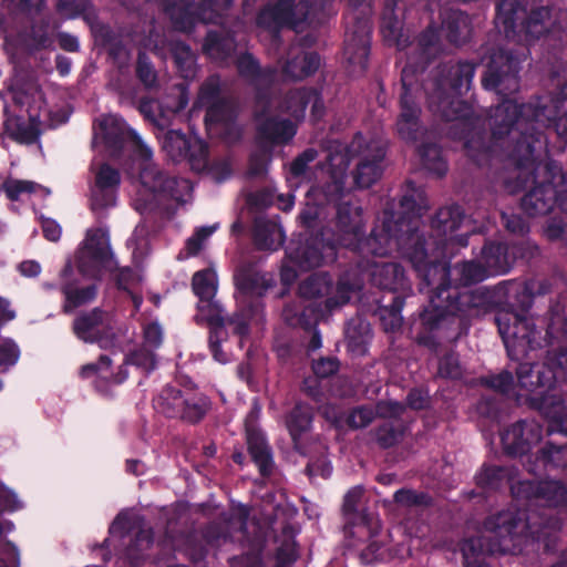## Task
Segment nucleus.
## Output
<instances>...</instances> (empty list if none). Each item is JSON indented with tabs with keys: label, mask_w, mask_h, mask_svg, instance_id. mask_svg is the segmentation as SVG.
Returning a JSON list of instances; mask_svg holds the SVG:
<instances>
[{
	"label": "nucleus",
	"mask_w": 567,
	"mask_h": 567,
	"mask_svg": "<svg viewBox=\"0 0 567 567\" xmlns=\"http://www.w3.org/2000/svg\"><path fill=\"white\" fill-rule=\"evenodd\" d=\"M308 2L295 3V0H280L274 7L264 10L259 16V23L268 28L289 24L295 25L307 17Z\"/></svg>",
	"instance_id": "obj_11"
},
{
	"label": "nucleus",
	"mask_w": 567,
	"mask_h": 567,
	"mask_svg": "<svg viewBox=\"0 0 567 567\" xmlns=\"http://www.w3.org/2000/svg\"><path fill=\"white\" fill-rule=\"evenodd\" d=\"M316 157V153L313 151L305 152L300 157H298L290 167V172L293 177L301 176L305 174L307 164L312 162Z\"/></svg>",
	"instance_id": "obj_40"
},
{
	"label": "nucleus",
	"mask_w": 567,
	"mask_h": 567,
	"mask_svg": "<svg viewBox=\"0 0 567 567\" xmlns=\"http://www.w3.org/2000/svg\"><path fill=\"white\" fill-rule=\"evenodd\" d=\"M215 231V227H204L196 231L187 241V250L189 255H195L202 248V244Z\"/></svg>",
	"instance_id": "obj_35"
},
{
	"label": "nucleus",
	"mask_w": 567,
	"mask_h": 567,
	"mask_svg": "<svg viewBox=\"0 0 567 567\" xmlns=\"http://www.w3.org/2000/svg\"><path fill=\"white\" fill-rule=\"evenodd\" d=\"M519 106L512 100H507L495 109L493 115L496 124H502L506 130L517 120Z\"/></svg>",
	"instance_id": "obj_30"
},
{
	"label": "nucleus",
	"mask_w": 567,
	"mask_h": 567,
	"mask_svg": "<svg viewBox=\"0 0 567 567\" xmlns=\"http://www.w3.org/2000/svg\"><path fill=\"white\" fill-rule=\"evenodd\" d=\"M43 234L51 241H56L61 236V227L52 219L42 221Z\"/></svg>",
	"instance_id": "obj_45"
},
{
	"label": "nucleus",
	"mask_w": 567,
	"mask_h": 567,
	"mask_svg": "<svg viewBox=\"0 0 567 567\" xmlns=\"http://www.w3.org/2000/svg\"><path fill=\"white\" fill-rule=\"evenodd\" d=\"M127 361L145 371L152 370L155 365V359L151 349H141L140 351L133 352Z\"/></svg>",
	"instance_id": "obj_34"
},
{
	"label": "nucleus",
	"mask_w": 567,
	"mask_h": 567,
	"mask_svg": "<svg viewBox=\"0 0 567 567\" xmlns=\"http://www.w3.org/2000/svg\"><path fill=\"white\" fill-rule=\"evenodd\" d=\"M550 420L551 430L567 435V411L565 406L555 400V396L547 402L546 409H540Z\"/></svg>",
	"instance_id": "obj_27"
},
{
	"label": "nucleus",
	"mask_w": 567,
	"mask_h": 567,
	"mask_svg": "<svg viewBox=\"0 0 567 567\" xmlns=\"http://www.w3.org/2000/svg\"><path fill=\"white\" fill-rule=\"evenodd\" d=\"M550 198L551 196L545 197L544 190L537 188L525 196L523 204L530 214H543L550 209Z\"/></svg>",
	"instance_id": "obj_29"
},
{
	"label": "nucleus",
	"mask_w": 567,
	"mask_h": 567,
	"mask_svg": "<svg viewBox=\"0 0 567 567\" xmlns=\"http://www.w3.org/2000/svg\"><path fill=\"white\" fill-rule=\"evenodd\" d=\"M113 329L112 317L99 310L82 316L74 322V332L81 340L97 342L104 349L115 347Z\"/></svg>",
	"instance_id": "obj_5"
},
{
	"label": "nucleus",
	"mask_w": 567,
	"mask_h": 567,
	"mask_svg": "<svg viewBox=\"0 0 567 567\" xmlns=\"http://www.w3.org/2000/svg\"><path fill=\"white\" fill-rule=\"evenodd\" d=\"M506 227L514 233H522L525 229L520 218L517 217L506 218Z\"/></svg>",
	"instance_id": "obj_54"
},
{
	"label": "nucleus",
	"mask_w": 567,
	"mask_h": 567,
	"mask_svg": "<svg viewBox=\"0 0 567 567\" xmlns=\"http://www.w3.org/2000/svg\"><path fill=\"white\" fill-rule=\"evenodd\" d=\"M134 138H135V142H136V152H137V155L141 157V159L147 162L148 159H151L152 157V151L151 148L144 144L141 138L138 136H136L134 134Z\"/></svg>",
	"instance_id": "obj_52"
},
{
	"label": "nucleus",
	"mask_w": 567,
	"mask_h": 567,
	"mask_svg": "<svg viewBox=\"0 0 567 567\" xmlns=\"http://www.w3.org/2000/svg\"><path fill=\"white\" fill-rule=\"evenodd\" d=\"M249 452L262 474H267L271 466V457L264 439L252 432H247Z\"/></svg>",
	"instance_id": "obj_21"
},
{
	"label": "nucleus",
	"mask_w": 567,
	"mask_h": 567,
	"mask_svg": "<svg viewBox=\"0 0 567 567\" xmlns=\"http://www.w3.org/2000/svg\"><path fill=\"white\" fill-rule=\"evenodd\" d=\"M295 127L289 122H281L275 125L274 138L277 142H286L295 135Z\"/></svg>",
	"instance_id": "obj_43"
},
{
	"label": "nucleus",
	"mask_w": 567,
	"mask_h": 567,
	"mask_svg": "<svg viewBox=\"0 0 567 567\" xmlns=\"http://www.w3.org/2000/svg\"><path fill=\"white\" fill-rule=\"evenodd\" d=\"M22 506L17 495L7 488L0 491V511H16Z\"/></svg>",
	"instance_id": "obj_37"
},
{
	"label": "nucleus",
	"mask_w": 567,
	"mask_h": 567,
	"mask_svg": "<svg viewBox=\"0 0 567 567\" xmlns=\"http://www.w3.org/2000/svg\"><path fill=\"white\" fill-rule=\"evenodd\" d=\"M544 462L551 465H567V447H551L544 454Z\"/></svg>",
	"instance_id": "obj_41"
},
{
	"label": "nucleus",
	"mask_w": 567,
	"mask_h": 567,
	"mask_svg": "<svg viewBox=\"0 0 567 567\" xmlns=\"http://www.w3.org/2000/svg\"><path fill=\"white\" fill-rule=\"evenodd\" d=\"M419 109L409 93H404L401 100V114L398 121V132L403 140L413 141L419 131Z\"/></svg>",
	"instance_id": "obj_15"
},
{
	"label": "nucleus",
	"mask_w": 567,
	"mask_h": 567,
	"mask_svg": "<svg viewBox=\"0 0 567 567\" xmlns=\"http://www.w3.org/2000/svg\"><path fill=\"white\" fill-rule=\"evenodd\" d=\"M125 125L116 115L110 114L101 117L94 127V144L102 145L111 151L121 144Z\"/></svg>",
	"instance_id": "obj_13"
},
{
	"label": "nucleus",
	"mask_w": 567,
	"mask_h": 567,
	"mask_svg": "<svg viewBox=\"0 0 567 567\" xmlns=\"http://www.w3.org/2000/svg\"><path fill=\"white\" fill-rule=\"evenodd\" d=\"M19 269L21 274L27 277L37 276L41 270L40 265L32 260L22 262Z\"/></svg>",
	"instance_id": "obj_50"
},
{
	"label": "nucleus",
	"mask_w": 567,
	"mask_h": 567,
	"mask_svg": "<svg viewBox=\"0 0 567 567\" xmlns=\"http://www.w3.org/2000/svg\"><path fill=\"white\" fill-rule=\"evenodd\" d=\"M362 496V488L361 487H353L350 489L346 497H344V509L347 512H352L355 509L358 501Z\"/></svg>",
	"instance_id": "obj_49"
},
{
	"label": "nucleus",
	"mask_w": 567,
	"mask_h": 567,
	"mask_svg": "<svg viewBox=\"0 0 567 567\" xmlns=\"http://www.w3.org/2000/svg\"><path fill=\"white\" fill-rule=\"evenodd\" d=\"M19 351L17 346L11 341L0 344V365L12 364L18 360Z\"/></svg>",
	"instance_id": "obj_39"
},
{
	"label": "nucleus",
	"mask_w": 567,
	"mask_h": 567,
	"mask_svg": "<svg viewBox=\"0 0 567 567\" xmlns=\"http://www.w3.org/2000/svg\"><path fill=\"white\" fill-rule=\"evenodd\" d=\"M512 69V61L503 54L498 55L493 60V65H491L483 79L484 86L486 89H496L498 92L504 90L515 91L517 89V79L514 74H509Z\"/></svg>",
	"instance_id": "obj_14"
},
{
	"label": "nucleus",
	"mask_w": 567,
	"mask_h": 567,
	"mask_svg": "<svg viewBox=\"0 0 567 567\" xmlns=\"http://www.w3.org/2000/svg\"><path fill=\"white\" fill-rule=\"evenodd\" d=\"M120 183L118 173L106 164H102L95 174V182L91 189V207L102 210L115 203V188Z\"/></svg>",
	"instance_id": "obj_10"
},
{
	"label": "nucleus",
	"mask_w": 567,
	"mask_h": 567,
	"mask_svg": "<svg viewBox=\"0 0 567 567\" xmlns=\"http://www.w3.org/2000/svg\"><path fill=\"white\" fill-rule=\"evenodd\" d=\"M61 45L69 51H75L79 47V42L73 37L62 35L61 37Z\"/></svg>",
	"instance_id": "obj_56"
},
{
	"label": "nucleus",
	"mask_w": 567,
	"mask_h": 567,
	"mask_svg": "<svg viewBox=\"0 0 567 567\" xmlns=\"http://www.w3.org/2000/svg\"><path fill=\"white\" fill-rule=\"evenodd\" d=\"M384 558V553L383 550H381V547L373 543V544H370L367 549H364L362 553H361V559L363 563L365 564H372L379 559H383Z\"/></svg>",
	"instance_id": "obj_44"
},
{
	"label": "nucleus",
	"mask_w": 567,
	"mask_h": 567,
	"mask_svg": "<svg viewBox=\"0 0 567 567\" xmlns=\"http://www.w3.org/2000/svg\"><path fill=\"white\" fill-rule=\"evenodd\" d=\"M553 384L554 375L550 367L546 364H520L516 382L506 372L492 379V386L496 390L516 399L529 401L538 409H546L547 402L554 398V395H547Z\"/></svg>",
	"instance_id": "obj_1"
},
{
	"label": "nucleus",
	"mask_w": 567,
	"mask_h": 567,
	"mask_svg": "<svg viewBox=\"0 0 567 567\" xmlns=\"http://www.w3.org/2000/svg\"><path fill=\"white\" fill-rule=\"evenodd\" d=\"M496 322L511 357H518L530 348L534 329L525 315L502 309Z\"/></svg>",
	"instance_id": "obj_4"
},
{
	"label": "nucleus",
	"mask_w": 567,
	"mask_h": 567,
	"mask_svg": "<svg viewBox=\"0 0 567 567\" xmlns=\"http://www.w3.org/2000/svg\"><path fill=\"white\" fill-rule=\"evenodd\" d=\"M483 258L486 268L476 262H466L462 266L461 272L465 284L481 281L489 275L505 272L509 267L507 249L502 244L486 246L483 250Z\"/></svg>",
	"instance_id": "obj_8"
},
{
	"label": "nucleus",
	"mask_w": 567,
	"mask_h": 567,
	"mask_svg": "<svg viewBox=\"0 0 567 567\" xmlns=\"http://www.w3.org/2000/svg\"><path fill=\"white\" fill-rule=\"evenodd\" d=\"M127 525V515L126 514H120L114 523L111 526V532L113 534L121 533L126 528Z\"/></svg>",
	"instance_id": "obj_53"
},
{
	"label": "nucleus",
	"mask_w": 567,
	"mask_h": 567,
	"mask_svg": "<svg viewBox=\"0 0 567 567\" xmlns=\"http://www.w3.org/2000/svg\"><path fill=\"white\" fill-rule=\"evenodd\" d=\"M542 430L536 423H517L502 434L504 449L512 454L525 453L532 444L539 442Z\"/></svg>",
	"instance_id": "obj_12"
},
{
	"label": "nucleus",
	"mask_w": 567,
	"mask_h": 567,
	"mask_svg": "<svg viewBox=\"0 0 567 567\" xmlns=\"http://www.w3.org/2000/svg\"><path fill=\"white\" fill-rule=\"evenodd\" d=\"M210 348H212V351H213L214 358H215L218 362L225 363V362L228 360V359L226 358V355H224V353H223L221 348H220V346H219V344H217L216 342H213V341H212Z\"/></svg>",
	"instance_id": "obj_57"
},
{
	"label": "nucleus",
	"mask_w": 567,
	"mask_h": 567,
	"mask_svg": "<svg viewBox=\"0 0 567 567\" xmlns=\"http://www.w3.org/2000/svg\"><path fill=\"white\" fill-rule=\"evenodd\" d=\"M539 534V530L537 529H534V524H529V529L527 532V534L522 538V542L528 537V535H537V538H540V535Z\"/></svg>",
	"instance_id": "obj_62"
},
{
	"label": "nucleus",
	"mask_w": 567,
	"mask_h": 567,
	"mask_svg": "<svg viewBox=\"0 0 567 567\" xmlns=\"http://www.w3.org/2000/svg\"><path fill=\"white\" fill-rule=\"evenodd\" d=\"M163 340V331L157 322L148 323L144 328V342L150 348H157Z\"/></svg>",
	"instance_id": "obj_36"
},
{
	"label": "nucleus",
	"mask_w": 567,
	"mask_h": 567,
	"mask_svg": "<svg viewBox=\"0 0 567 567\" xmlns=\"http://www.w3.org/2000/svg\"><path fill=\"white\" fill-rule=\"evenodd\" d=\"M292 204H293V203H292V199H291V198H289L287 202H285V204H284L282 208H284V209H290V208L292 207Z\"/></svg>",
	"instance_id": "obj_64"
},
{
	"label": "nucleus",
	"mask_w": 567,
	"mask_h": 567,
	"mask_svg": "<svg viewBox=\"0 0 567 567\" xmlns=\"http://www.w3.org/2000/svg\"><path fill=\"white\" fill-rule=\"evenodd\" d=\"M390 317V323L388 324L386 321H384V326L386 329L395 330L401 326L402 318L398 312H389ZM385 320V317L383 318Z\"/></svg>",
	"instance_id": "obj_55"
},
{
	"label": "nucleus",
	"mask_w": 567,
	"mask_h": 567,
	"mask_svg": "<svg viewBox=\"0 0 567 567\" xmlns=\"http://www.w3.org/2000/svg\"><path fill=\"white\" fill-rule=\"evenodd\" d=\"M199 311V316L202 319L206 320L209 324L215 327H220L224 324V318L221 316V309L219 306L212 300L210 309H205L204 311Z\"/></svg>",
	"instance_id": "obj_38"
},
{
	"label": "nucleus",
	"mask_w": 567,
	"mask_h": 567,
	"mask_svg": "<svg viewBox=\"0 0 567 567\" xmlns=\"http://www.w3.org/2000/svg\"><path fill=\"white\" fill-rule=\"evenodd\" d=\"M323 415L337 426L348 425L351 429H359L368 425L373 419V412L367 408H359L350 412L346 419L334 412V408L327 406L322 411Z\"/></svg>",
	"instance_id": "obj_19"
},
{
	"label": "nucleus",
	"mask_w": 567,
	"mask_h": 567,
	"mask_svg": "<svg viewBox=\"0 0 567 567\" xmlns=\"http://www.w3.org/2000/svg\"><path fill=\"white\" fill-rule=\"evenodd\" d=\"M310 422L311 416L309 412L301 406H297L288 421V427L293 439L297 434L306 431L309 427Z\"/></svg>",
	"instance_id": "obj_31"
},
{
	"label": "nucleus",
	"mask_w": 567,
	"mask_h": 567,
	"mask_svg": "<svg viewBox=\"0 0 567 567\" xmlns=\"http://www.w3.org/2000/svg\"><path fill=\"white\" fill-rule=\"evenodd\" d=\"M416 393H411L409 395V404L414 409H421L424 405L423 399H415Z\"/></svg>",
	"instance_id": "obj_60"
},
{
	"label": "nucleus",
	"mask_w": 567,
	"mask_h": 567,
	"mask_svg": "<svg viewBox=\"0 0 567 567\" xmlns=\"http://www.w3.org/2000/svg\"><path fill=\"white\" fill-rule=\"evenodd\" d=\"M76 264L81 276L90 279L100 277L104 270H111L115 266L105 231L97 229L86 234L79 249Z\"/></svg>",
	"instance_id": "obj_3"
},
{
	"label": "nucleus",
	"mask_w": 567,
	"mask_h": 567,
	"mask_svg": "<svg viewBox=\"0 0 567 567\" xmlns=\"http://www.w3.org/2000/svg\"><path fill=\"white\" fill-rule=\"evenodd\" d=\"M64 292L66 298V310L86 303L95 297V288L92 285L85 287L83 286L81 288H78L73 285H68Z\"/></svg>",
	"instance_id": "obj_28"
},
{
	"label": "nucleus",
	"mask_w": 567,
	"mask_h": 567,
	"mask_svg": "<svg viewBox=\"0 0 567 567\" xmlns=\"http://www.w3.org/2000/svg\"><path fill=\"white\" fill-rule=\"evenodd\" d=\"M3 188L11 199H20L31 194H40L43 196L49 194L45 188L29 181L9 179L3 184Z\"/></svg>",
	"instance_id": "obj_25"
},
{
	"label": "nucleus",
	"mask_w": 567,
	"mask_h": 567,
	"mask_svg": "<svg viewBox=\"0 0 567 567\" xmlns=\"http://www.w3.org/2000/svg\"><path fill=\"white\" fill-rule=\"evenodd\" d=\"M193 289L199 297L198 309H210L212 300L217 290V277L213 269L202 270L193 277Z\"/></svg>",
	"instance_id": "obj_16"
},
{
	"label": "nucleus",
	"mask_w": 567,
	"mask_h": 567,
	"mask_svg": "<svg viewBox=\"0 0 567 567\" xmlns=\"http://www.w3.org/2000/svg\"><path fill=\"white\" fill-rule=\"evenodd\" d=\"M138 75L141 80L148 86L153 85L155 82V74L152 70V68L143 60L141 59L138 62V69H137Z\"/></svg>",
	"instance_id": "obj_48"
},
{
	"label": "nucleus",
	"mask_w": 567,
	"mask_h": 567,
	"mask_svg": "<svg viewBox=\"0 0 567 567\" xmlns=\"http://www.w3.org/2000/svg\"><path fill=\"white\" fill-rule=\"evenodd\" d=\"M13 100L17 105L25 109L29 123H24L22 115L20 118L8 120V131L17 141L32 143L40 133L39 120L44 106L43 95L35 84L30 83L16 89L13 91Z\"/></svg>",
	"instance_id": "obj_2"
},
{
	"label": "nucleus",
	"mask_w": 567,
	"mask_h": 567,
	"mask_svg": "<svg viewBox=\"0 0 567 567\" xmlns=\"http://www.w3.org/2000/svg\"><path fill=\"white\" fill-rule=\"evenodd\" d=\"M369 55V39L367 32L347 41L344 56L349 65L353 66V72L362 71L365 68Z\"/></svg>",
	"instance_id": "obj_18"
},
{
	"label": "nucleus",
	"mask_w": 567,
	"mask_h": 567,
	"mask_svg": "<svg viewBox=\"0 0 567 567\" xmlns=\"http://www.w3.org/2000/svg\"><path fill=\"white\" fill-rule=\"evenodd\" d=\"M547 367H550L551 373L555 380L567 381V350H560L557 353H554L548 363H545Z\"/></svg>",
	"instance_id": "obj_32"
},
{
	"label": "nucleus",
	"mask_w": 567,
	"mask_h": 567,
	"mask_svg": "<svg viewBox=\"0 0 567 567\" xmlns=\"http://www.w3.org/2000/svg\"><path fill=\"white\" fill-rule=\"evenodd\" d=\"M318 388L317 379H309L305 381V390L310 394L315 395Z\"/></svg>",
	"instance_id": "obj_59"
},
{
	"label": "nucleus",
	"mask_w": 567,
	"mask_h": 567,
	"mask_svg": "<svg viewBox=\"0 0 567 567\" xmlns=\"http://www.w3.org/2000/svg\"><path fill=\"white\" fill-rule=\"evenodd\" d=\"M384 151L381 147H377V152L371 162H362L355 175V182L360 187L371 186L381 174L379 162L383 158Z\"/></svg>",
	"instance_id": "obj_22"
},
{
	"label": "nucleus",
	"mask_w": 567,
	"mask_h": 567,
	"mask_svg": "<svg viewBox=\"0 0 567 567\" xmlns=\"http://www.w3.org/2000/svg\"><path fill=\"white\" fill-rule=\"evenodd\" d=\"M537 497L549 505H561L567 503V487L557 481H545L538 486Z\"/></svg>",
	"instance_id": "obj_24"
},
{
	"label": "nucleus",
	"mask_w": 567,
	"mask_h": 567,
	"mask_svg": "<svg viewBox=\"0 0 567 567\" xmlns=\"http://www.w3.org/2000/svg\"><path fill=\"white\" fill-rule=\"evenodd\" d=\"M14 317V313L12 311H8L6 313H3L0 319L1 320H9V319H12Z\"/></svg>",
	"instance_id": "obj_63"
},
{
	"label": "nucleus",
	"mask_w": 567,
	"mask_h": 567,
	"mask_svg": "<svg viewBox=\"0 0 567 567\" xmlns=\"http://www.w3.org/2000/svg\"><path fill=\"white\" fill-rule=\"evenodd\" d=\"M338 369V363L332 359H321L313 363V372L316 375L324 378L334 373Z\"/></svg>",
	"instance_id": "obj_42"
},
{
	"label": "nucleus",
	"mask_w": 567,
	"mask_h": 567,
	"mask_svg": "<svg viewBox=\"0 0 567 567\" xmlns=\"http://www.w3.org/2000/svg\"><path fill=\"white\" fill-rule=\"evenodd\" d=\"M264 233H265V230L261 228H258V230L256 233V239L262 248L276 249L277 247H279L282 244V241H284L282 230L279 227H277L276 225H271L269 228V233H270V237H271L270 240H268L265 237Z\"/></svg>",
	"instance_id": "obj_33"
},
{
	"label": "nucleus",
	"mask_w": 567,
	"mask_h": 567,
	"mask_svg": "<svg viewBox=\"0 0 567 567\" xmlns=\"http://www.w3.org/2000/svg\"><path fill=\"white\" fill-rule=\"evenodd\" d=\"M112 360L107 355H101L96 363H90L81 369V375L85 379H101L121 383L127 378V372L120 368L115 373L112 371Z\"/></svg>",
	"instance_id": "obj_17"
},
{
	"label": "nucleus",
	"mask_w": 567,
	"mask_h": 567,
	"mask_svg": "<svg viewBox=\"0 0 567 567\" xmlns=\"http://www.w3.org/2000/svg\"><path fill=\"white\" fill-rule=\"evenodd\" d=\"M131 275H132V274H131V271H130V270H123V271H121V275H120V285H121V286H123L124 288H126V287L124 286V281H125L128 277H131Z\"/></svg>",
	"instance_id": "obj_61"
},
{
	"label": "nucleus",
	"mask_w": 567,
	"mask_h": 567,
	"mask_svg": "<svg viewBox=\"0 0 567 567\" xmlns=\"http://www.w3.org/2000/svg\"><path fill=\"white\" fill-rule=\"evenodd\" d=\"M142 185L156 194L169 195L176 200H185L192 192V185L188 181H176L165 177L151 163L146 164L141 173Z\"/></svg>",
	"instance_id": "obj_9"
},
{
	"label": "nucleus",
	"mask_w": 567,
	"mask_h": 567,
	"mask_svg": "<svg viewBox=\"0 0 567 567\" xmlns=\"http://www.w3.org/2000/svg\"><path fill=\"white\" fill-rule=\"evenodd\" d=\"M162 145L174 161L188 157L194 168L205 167L206 145L196 136L186 137L178 131H168L162 137Z\"/></svg>",
	"instance_id": "obj_7"
},
{
	"label": "nucleus",
	"mask_w": 567,
	"mask_h": 567,
	"mask_svg": "<svg viewBox=\"0 0 567 567\" xmlns=\"http://www.w3.org/2000/svg\"><path fill=\"white\" fill-rule=\"evenodd\" d=\"M440 373L450 377L456 378L460 375L457 362L454 358H446L440 365Z\"/></svg>",
	"instance_id": "obj_47"
},
{
	"label": "nucleus",
	"mask_w": 567,
	"mask_h": 567,
	"mask_svg": "<svg viewBox=\"0 0 567 567\" xmlns=\"http://www.w3.org/2000/svg\"><path fill=\"white\" fill-rule=\"evenodd\" d=\"M156 406L168 416H181L196 422L206 413L209 402L206 398L185 399L178 390L167 388L156 399Z\"/></svg>",
	"instance_id": "obj_6"
},
{
	"label": "nucleus",
	"mask_w": 567,
	"mask_h": 567,
	"mask_svg": "<svg viewBox=\"0 0 567 567\" xmlns=\"http://www.w3.org/2000/svg\"><path fill=\"white\" fill-rule=\"evenodd\" d=\"M331 285L327 276L318 274L303 281L300 286V293L305 298H317L327 296Z\"/></svg>",
	"instance_id": "obj_26"
},
{
	"label": "nucleus",
	"mask_w": 567,
	"mask_h": 567,
	"mask_svg": "<svg viewBox=\"0 0 567 567\" xmlns=\"http://www.w3.org/2000/svg\"><path fill=\"white\" fill-rule=\"evenodd\" d=\"M238 69L244 74L252 73L256 70V62L250 55L243 56L238 63Z\"/></svg>",
	"instance_id": "obj_51"
},
{
	"label": "nucleus",
	"mask_w": 567,
	"mask_h": 567,
	"mask_svg": "<svg viewBox=\"0 0 567 567\" xmlns=\"http://www.w3.org/2000/svg\"><path fill=\"white\" fill-rule=\"evenodd\" d=\"M394 499L396 503L403 506H410L413 504H419L421 502L420 497L409 489L398 491L394 495Z\"/></svg>",
	"instance_id": "obj_46"
},
{
	"label": "nucleus",
	"mask_w": 567,
	"mask_h": 567,
	"mask_svg": "<svg viewBox=\"0 0 567 567\" xmlns=\"http://www.w3.org/2000/svg\"><path fill=\"white\" fill-rule=\"evenodd\" d=\"M321 256L316 249L309 248L302 252V260L299 257H289L287 264L281 269V278L286 284L292 282L297 277L296 268L307 269L310 267L319 266Z\"/></svg>",
	"instance_id": "obj_20"
},
{
	"label": "nucleus",
	"mask_w": 567,
	"mask_h": 567,
	"mask_svg": "<svg viewBox=\"0 0 567 567\" xmlns=\"http://www.w3.org/2000/svg\"><path fill=\"white\" fill-rule=\"evenodd\" d=\"M557 133L567 138V116H561L556 122Z\"/></svg>",
	"instance_id": "obj_58"
},
{
	"label": "nucleus",
	"mask_w": 567,
	"mask_h": 567,
	"mask_svg": "<svg viewBox=\"0 0 567 567\" xmlns=\"http://www.w3.org/2000/svg\"><path fill=\"white\" fill-rule=\"evenodd\" d=\"M320 59L317 54L306 53L302 56L296 58L289 62L285 69V72L289 78L301 79L311 74L318 69Z\"/></svg>",
	"instance_id": "obj_23"
}]
</instances>
